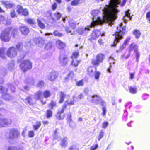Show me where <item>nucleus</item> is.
Returning a JSON list of instances; mask_svg holds the SVG:
<instances>
[{"instance_id": "c9c22d12", "label": "nucleus", "mask_w": 150, "mask_h": 150, "mask_svg": "<svg viewBox=\"0 0 150 150\" xmlns=\"http://www.w3.org/2000/svg\"><path fill=\"white\" fill-rule=\"evenodd\" d=\"M130 92L132 94H135L137 93V88L136 87H133L130 86L129 87Z\"/></svg>"}, {"instance_id": "6e6552de", "label": "nucleus", "mask_w": 150, "mask_h": 150, "mask_svg": "<svg viewBox=\"0 0 150 150\" xmlns=\"http://www.w3.org/2000/svg\"><path fill=\"white\" fill-rule=\"evenodd\" d=\"M88 99H91V101L96 104H99L101 103L102 105H103L104 103V102L102 101L101 98L97 95L90 96L88 97Z\"/></svg>"}, {"instance_id": "49530a36", "label": "nucleus", "mask_w": 150, "mask_h": 150, "mask_svg": "<svg viewBox=\"0 0 150 150\" xmlns=\"http://www.w3.org/2000/svg\"><path fill=\"white\" fill-rule=\"evenodd\" d=\"M104 136V132L102 130H101L99 133V135L98 137V141H100V139L103 137Z\"/></svg>"}, {"instance_id": "774afa93", "label": "nucleus", "mask_w": 150, "mask_h": 150, "mask_svg": "<svg viewBox=\"0 0 150 150\" xmlns=\"http://www.w3.org/2000/svg\"><path fill=\"white\" fill-rule=\"evenodd\" d=\"M146 18L149 21L150 23V12L149 11L146 14Z\"/></svg>"}, {"instance_id": "09e8293b", "label": "nucleus", "mask_w": 150, "mask_h": 150, "mask_svg": "<svg viewBox=\"0 0 150 150\" xmlns=\"http://www.w3.org/2000/svg\"><path fill=\"white\" fill-rule=\"evenodd\" d=\"M52 115V112L50 110H48L47 111V118L51 117Z\"/></svg>"}, {"instance_id": "4468645a", "label": "nucleus", "mask_w": 150, "mask_h": 150, "mask_svg": "<svg viewBox=\"0 0 150 150\" xmlns=\"http://www.w3.org/2000/svg\"><path fill=\"white\" fill-rule=\"evenodd\" d=\"M93 27L92 26L91 24L90 25L87 26L86 27L79 28L77 30V32L80 35H82L87 33L88 31L90 30V29Z\"/></svg>"}, {"instance_id": "58836bf2", "label": "nucleus", "mask_w": 150, "mask_h": 150, "mask_svg": "<svg viewBox=\"0 0 150 150\" xmlns=\"http://www.w3.org/2000/svg\"><path fill=\"white\" fill-rule=\"evenodd\" d=\"M133 33L135 35L136 38H138L140 37L141 33L139 30H134L133 31Z\"/></svg>"}, {"instance_id": "4d7b16f0", "label": "nucleus", "mask_w": 150, "mask_h": 150, "mask_svg": "<svg viewBox=\"0 0 150 150\" xmlns=\"http://www.w3.org/2000/svg\"><path fill=\"white\" fill-rule=\"evenodd\" d=\"M28 11L27 9H23L21 13L22 15H23L24 16L28 15Z\"/></svg>"}, {"instance_id": "8fccbe9b", "label": "nucleus", "mask_w": 150, "mask_h": 150, "mask_svg": "<svg viewBox=\"0 0 150 150\" xmlns=\"http://www.w3.org/2000/svg\"><path fill=\"white\" fill-rule=\"evenodd\" d=\"M69 25H70V26L72 28V29H74L76 27V23L74 21H73L71 22H69Z\"/></svg>"}, {"instance_id": "39448f33", "label": "nucleus", "mask_w": 150, "mask_h": 150, "mask_svg": "<svg viewBox=\"0 0 150 150\" xmlns=\"http://www.w3.org/2000/svg\"><path fill=\"white\" fill-rule=\"evenodd\" d=\"M20 67L22 70L24 72L32 68V64L28 60H25L21 64Z\"/></svg>"}, {"instance_id": "a211bd4d", "label": "nucleus", "mask_w": 150, "mask_h": 150, "mask_svg": "<svg viewBox=\"0 0 150 150\" xmlns=\"http://www.w3.org/2000/svg\"><path fill=\"white\" fill-rule=\"evenodd\" d=\"M101 35L102 36L105 35V33H103L101 34V32L98 30L94 31L91 35V38L93 39H97L98 37Z\"/></svg>"}, {"instance_id": "9d476101", "label": "nucleus", "mask_w": 150, "mask_h": 150, "mask_svg": "<svg viewBox=\"0 0 150 150\" xmlns=\"http://www.w3.org/2000/svg\"><path fill=\"white\" fill-rule=\"evenodd\" d=\"M69 59L67 55L64 54H60L59 57L60 64L62 66L66 65L68 63Z\"/></svg>"}, {"instance_id": "ea45409f", "label": "nucleus", "mask_w": 150, "mask_h": 150, "mask_svg": "<svg viewBox=\"0 0 150 150\" xmlns=\"http://www.w3.org/2000/svg\"><path fill=\"white\" fill-rule=\"evenodd\" d=\"M52 47V44L51 42H49L47 44L45 47V49L47 50H50Z\"/></svg>"}, {"instance_id": "5fc2aeb1", "label": "nucleus", "mask_w": 150, "mask_h": 150, "mask_svg": "<svg viewBox=\"0 0 150 150\" xmlns=\"http://www.w3.org/2000/svg\"><path fill=\"white\" fill-rule=\"evenodd\" d=\"M53 35L55 36H57L59 37H61L62 36V33H59L58 31H55L53 34Z\"/></svg>"}, {"instance_id": "f704fd0d", "label": "nucleus", "mask_w": 150, "mask_h": 150, "mask_svg": "<svg viewBox=\"0 0 150 150\" xmlns=\"http://www.w3.org/2000/svg\"><path fill=\"white\" fill-rule=\"evenodd\" d=\"M14 63L13 61L11 62L8 64V69L10 71H12L14 68Z\"/></svg>"}, {"instance_id": "864d4df0", "label": "nucleus", "mask_w": 150, "mask_h": 150, "mask_svg": "<svg viewBox=\"0 0 150 150\" xmlns=\"http://www.w3.org/2000/svg\"><path fill=\"white\" fill-rule=\"evenodd\" d=\"M44 85V82L42 81H39L37 84V86L38 87L42 88L43 87Z\"/></svg>"}, {"instance_id": "f3484780", "label": "nucleus", "mask_w": 150, "mask_h": 150, "mask_svg": "<svg viewBox=\"0 0 150 150\" xmlns=\"http://www.w3.org/2000/svg\"><path fill=\"white\" fill-rule=\"evenodd\" d=\"M7 73V70L4 67H0V84L4 83L3 79L2 78L4 77Z\"/></svg>"}, {"instance_id": "603ef678", "label": "nucleus", "mask_w": 150, "mask_h": 150, "mask_svg": "<svg viewBox=\"0 0 150 150\" xmlns=\"http://www.w3.org/2000/svg\"><path fill=\"white\" fill-rule=\"evenodd\" d=\"M10 15L11 17L13 18L16 17L17 16L16 14L15 9H13L11 11L10 13Z\"/></svg>"}, {"instance_id": "680f3d73", "label": "nucleus", "mask_w": 150, "mask_h": 150, "mask_svg": "<svg viewBox=\"0 0 150 150\" xmlns=\"http://www.w3.org/2000/svg\"><path fill=\"white\" fill-rule=\"evenodd\" d=\"M149 96V95L148 94H144L142 95V98L143 100H145L148 98Z\"/></svg>"}, {"instance_id": "b1692460", "label": "nucleus", "mask_w": 150, "mask_h": 150, "mask_svg": "<svg viewBox=\"0 0 150 150\" xmlns=\"http://www.w3.org/2000/svg\"><path fill=\"white\" fill-rule=\"evenodd\" d=\"M131 38L130 37H128L126 38L122 46H120V50H123L126 47L127 45L131 40Z\"/></svg>"}, {"instance_id": "72a5a7b5", "label": "nucleus", "mask_w": 150, "mask_h": 150, "mask_svg": "<svg viewBox=\"0 0 150 150\" xmlns=\"http://www.w3.org/2000/svg\"><path fill=\"white\" fill-rule=\"evenodd\" d=\"M41 123L40 121H37L35 124L33 125V127L35 130H37L40 126Z\"/></svg>"}, {"instance_id": "79ce46f5", "label": "nucleus", "mask_w": 150, "mask_h": 150, "mask_svg": "<svg viewBox=\"0 0 150 150\" xmlns=\"http://www.w3.org/2000/svg\"><path fill=\"white\" fill-rule=\"evenodd\" d=\"M79 64V61L76 59H73L71 64L74 67H77Z\"/></svg>"}, {"instance_id": "6ab92c4d", "label": "nucleus", "mask_w": 150, "mask_h": 150, "mask_svg": "<svg viewBox=\"0 0 150 150\" xmlns=\"http://www.w3.org/2000/svg\"><path fill=\"white\" fill-rule=\"evenodd\" d=\"M34 41L36 44H38L39 46H42L45 42V39L40 37L35 38Z\"/></svg>"}, {"instance_id": "f257e3e1", "label": "nucleus", "mask_w": 150, "mask_h": 150, "mask_svg": "<svg viewBox=\"0 0 150 150\" xmlns=\"http://www.w3.org/2000/svg\"><path fill=\"white\" fill-rule=\"evenodd\" d=\"M121 0H110L108 5H105L102 10V13L98 10H93L91 12L93 17L91 24L95 26L107 23L108 25L114 24L115 20L117 18V14L119 11L117 9Z\"/></svg>"}, {"instance_id": "dca6fc26", "label": "nucleus", "mask_w": 150, "mask_h": 150, "mask_svg": "<svg viewBox=\"0 0 150 150\" xmlns=\"http://www.w3.org/2000/svg\"><path fill=\"white\" fill-rule=\"evenodd\" d=\"M34 97L37 100H40L42 104H45L46 103L45 102H43L42 100V99L43 98L42 93L41 91H39L35 93Z\"/></svg>"}, {"instance_id": "2eb2a0df", "label": "nucleus", "mask_w": 150, "mask_h": 150, "mask_svg": "<svg viewBox=\"0 0 150 150\" xmlns=\"http://www.w3.org/2000/svg\"><path fill=\"white\" fill-rule=\"evenodd\" d=\"M58 75V72L55 71H52L47 75V79L50 81H54L57 77Z\"/></svg>"}, {"instance_id": "bf43d9fd", "label": "nucleus", "mask_w": 150, "mask_h": 150, "mask_svg": "<svg viewBox=\"0 0 150 150\" xmlns=\"http://www.w3.org/2000/svg\"><path fill=\"white\" fill-rule=\"evenodd\" d=\"M79 55V53L77 52H74L73 53L72 56V59H73L74 58L76 59V58Z\"/></svg>"}, {"instance_id": "f8f14e48", "label": "nucleus", "mask_w": 150, "mask_h": 150, "mask_svg": "<svg viewBox=\"0 0 150 150\" xmlns=\"http://www.w3.org/2000/svg\"><path fill=\"white\" fill-rule=\"evenodd\" d=\"M19 135L20 133L16 129H12L10 131L9 137L11 139L18 138Z\"/></svg>"}, {"instance_id": "2f4dec72", "label": "nucleus", "mask_w": 150, "mask_h": 150, "mask_svg": "<svg viewBox=\"0 0 150 150\" xmlns=\"http://www.w3.org/2000/svg\"><path fill=\"white\" fill-rule=\"evenodd\" d=\"M79 146L77 144H74L72 145L69 149V150H78Z\"/></svg>"}, {"instance_id": "ddd939ff", "label": "nucleus", "mask_w": 150, "mask_h": 150, "mask_svg": "<svg viewBox=\"0 0 150 150\" xmlns=\"http://www.w3.org/2000/svg\"><path fill=\"white\" fill-rule=\"evenodd\" d=\"M11 123V120L10 119L1 118H0V127H5Z\"/></svg>"}, {"instance_id": "0eeeda50", "label": "nucleus", "mask_w": 150, "mask_h": 150, "mask_svg": "<svg viewBox=\"0 0 150 150\" xmlns=\"http://www.w3.org/2000/svg\"><path fill=\"white\" fill-rule=\"evenodd\" d=\"M0 93H2L3 98L6 101H9L12 100L13 97L6 93L7 89L2 87H0Z\"/></svg>"}, {"instance_id": "473e14b6", "label": "nucleus", "mask_w": 150, "mask_h": 150, "mask_svg": "<svg viewBox=\"0 0 150 150\" xmlns=\"http://www.w3.org/2000/svg\"><path fill=\"white\" fill-rule=\"evenodd\" d=\"M26 100L27 101L28 103L30 105H33L35 102V101L31 97H28Z\"/></svg>"}, {"instance_id": "c85d7f7f", "label": "nucleus", "mask_w": 150, "mask_h": 150, "mask_svg": "<svg viewBox=\"0 0 150 150\" xmlns=\"http://www.w3.org/2000/svg\"><path fill=\"white\" fill-rule=\"evenodd\" d=\"M65 96L66 95L63 92L61 91L60 92L59 95L60 98L59 101V103H63Z\"/></svg>"}, {"instance_id": "412c9836", "label": "nucleus", "mask_w": 150, "mask_h": 150, "mask_svg": "<svg viewBox=\"0 0 150 150\" xmlns=\"http://www.w3.org/2000/svg\"><path fill=\"white\" fill-rule=\"evenodd\" d=\"M96 70V68L94 67H90L88 69V74L91 76H93L94 73Z\"/></svg>"}, {"instance_id": "4c0bfd02", "label": "nucleus", "mask_w": 150, "mask_h": 150, "mask_svg": "<svg viewBox=\"0 0 150 150\" xmlns=\"http://www.w3.org/2000/svg\"><path fill=\"white\" fill-rule=\"evenodd\" d=\"M54 18H52L54 20H59L61 17V14L59 12H56L54 13Z\"/></svg>"}, {"instance_id": "3c124183", "label": "nucleus", "mask_w": 150, "mask_h": 150, "mask_svg": "<svg viewBox=\"0 0 150 150\" xmlns=\"http://www.w3.org/2000/svg\"><path fill=\"white\" fill-rule=\"evenodd\" d=\"M56 102L54 101H52L48 105V107L49 108L51 109H52L53 107L56 106Z\"/></svg>"}, {"instance_id": "052dcab7", "label": "nucleus", "mask_w": 150, "mask_h": 150, "mask_svg": "<svg viewBox=\"0 0 150 150\" xmlns=\"http://www.w3.org/2000/svg\"><path fill=\"white\" fill-rule=\"evenodd\" d=\"M28 135L30 138L33 137L34 136V132L32 131H29L28 133Z\"/></svg>"}, {"instance_id": "c03bdc74", "label": "nucleus", "mask_w": 150, "mask_h": 150, "mask_svg": "<svg viewBox=\"0 0 150 150\" xmlns=\"http://www.w3.org/2000/svg\"><path fill=\"white\" fill-rule=\"evenodd\" d=\"M25 20L26 22H27L29 24H35L36 23V22L35 20L32 19H25Z\"/></svg>"}, {"instance_id": "37998d69", "label": "nucleus", "mask_w": 150, "mask_h": 150, "mask_svg": "<svg viewBox=\"0 0 150 150\" xmlns=\"http://www.w3.org/2000/svg\"><path fill=\"white\" fill-rule=\"evenodd\" d=\"M37 21L39 27H40L41 29H42L45 28V25L42 22V21L39 19H38Z\"/></svg>"}, {"instance_id": "338daca9", "label": "nucleus", "mask_w": 150, "mask_h": 150, "mask_svg": "<svg viewBox=\"0 0 150 150\" xmlns=\"http://www.w3.org/2000/svg\"><path fill=\"white\" fill-rule=\"evenodd\" d=\"M69 125L70 126L72 127H74L75 126V123L73 122L71 120H69Z\"/></svg>"}, {"instance_id": "69168bd1", "label": "nucleus", "mask_w": 150, "mask_h": 150, "mask_svg": "<svg viewBox=\"0 0 150 150\" xmlns=\"http://www.w3.org/2000/svg\"><path fill=\"white\" fill-rule=\"evenodd\" d=\"M8 87L12 92H14L15 91V88L11 84H10Z\"/></svg>"}, {"instance_id": "423d86ee", "label": "nucleus", "mask_w": 150, "mask_h": 150, "mask_svg": "<svg viewBox=\"0 0 150 150\" xmlns=\"http://www.w3.org/2000/svg\"><path fill=\"white\" fill-rule=\"evenodd\" d=\"M104 58V55L103 54H98L96 56L95 59H92L91 63L93 65L98 66L100 63L103 62Z\"/></svg>"}, {"instance_id": "4be33fe9", "label": "nucleus", "mask_w": 150, "mask_h": 150, "mask_svg": "<svg viewBox=\"0 0 150 150\" xmlns=\"http://www.w3.org/2000/svg\"><path fill=\"white\" fill-rule=\"evenodd\" d=\"M3 4L4 5L5 7L7 8H14L15 5L14 4L8 1H2Z\"/></svg>"}, {"instance_id": "1a4fd4ad", "label": "nucleus", "mask_w": 150, "mask_h": 150, "mask_svg": "<svg viewBox=\"0 0 150 150\" xmlns=\"http://www.w3.org/2000/svg\"><path fill=\"white\" fill-rule=\"evenodd\" d=\"M138 46L137 45L135 44L134 43H132L128 47V50L129 51V52L127 55L125 57V59H127L130 57L131 55V52L133 51L136 52V51L138 50Z\"/></svg>"}, {"instance_id": "393cba45", "label": "nucleus", "mask_w": 150, "mask_h": 150, "mask_svg": "<svg viewBox=\"0 0 150 150\" xmlns=\"http://www.w3.org/2000/svg\"><path fill=\"white\" fill-rule=\"evenodd\" d=\"M56 45L60 49L64 48L65 47V43L59 40H57L56 42Z\"/></svg>"}, {"instance_id": "6e6d98bb", "label": "nucleus", "mask_w": 150, "mask_h": 150, "mask_svg": "<svg viewBox=\"0 0 150 150\" xmlns=\"http://www.w3.org/2000/svg\"><path fill=\"white\" fill-rule=\"evenodd\" d=\"M76 85L78 86H83L84 84V82L83 80H81L77 81L76 83Z\"/></svg>"}, {"instance_id": "7ed1b4c3", "label": "nucleus", "mask_w": 150, "mask_h": 150, "mask_svg": "<svg viewBox=\"0 0 150 150\" xmlns=\"http://www.w3.org/2000/svg\"><path fill=\"white\" fill-rule=\"evenodd\" d=\"M123 23H120L119 27L117 28V31L115 33V39L112 45L113 46H115L117 43L119 42V40L123 38L122 35L125 31L126 27L125 26L122 27Z\"/></svg>"}, {"instance_id": "13d9d810", "label": "nucleus", "mask_w": 150, "mask_h": 150, "mask_svg": "<svg viewBox=\"0 0 150 150\" xmlns=\"http://www.w3.org/2000/svg\"><path fill=\"white\" fill-rule=\"evenodd\" d=\"M100 74V73L99 72L96 71L94 74L95 79H98Z\"/></svg>"}, {"instance_id": "aec40b11", "label": "nucleus", "mask_w": 150, "mask_h": 150, "mask_svg": "<svg viewBox=\"0 0 150 150\" xmlns=\"http://www.w3.org/2000/svg\"><path fill=\"white\" fill-rule=\"evenodd\" d=\"M108 61L109 63V66L107 69V71L109 73H111V72L110 70L112 67V64L114 65L115 63V60L113 57L110 56L109 58Z\"/></svg>"}, {"instance_id": "0e129e2a", "label": "nucleus", "mask_w": 150, "mask_h": 150, "mask_svg": "<svg viewBox=\"0 0 150 150\" xmlns=\"http://www.w3.org/2000/svg\"><path fill=\"white\" fill-rule=\"evenodd\" d=\"M18 30L16 29H14L12 32V35L13 37L16 36L17 34Z\"/></svg>"}, {"instance_id": "9b49d317", "label": "nucleus", "mask_w": 150, "mask_h": 150, "mask_svg": "<svg viewBox=\"0 0 150 150\" xmlns=\"http://www.w3.org/2000/svg\"><path fill=\"white\" fill-rule=\"evenodd\" d=\"M17 54L16 48L14 47H10L7 51V55L10 58H13L16 56Z\"/></svg>"}, {"instance_id": "bb28decb", "label": "nucleus", "mask_w": 150, "mask_h": 150, "mask_svg": "<svg viewBox=\"0 0 150 150\" xmlns=\"http://www.w3.org/2000/svg\"><path fill=\"white\" fill-rule=\"evenodd\" d=\"M67 138L64 137L62 140L60 145L62 147H65L67 146Z\"/></svg>"}, {"instance_id": "a19ab883", "label": "nucleus", "mask_w": 150, "mask_h": 150, "mask_svg": "<svg viewBox=\"0 0 150 150\" xmlns=\"http://www.w3.org/2000/svg\"><path fill=\"white\" fill-rule=\"evenodd\" d=\"M7 150H23L21 147H16L13 146H9Z\"/></svg>"}, {"instance_id": "cd10ccee", "label": "nucleus", "mask_w": 150, "mask_h": 150, "mask_svg": "<svg viewBox=\"0 0 150 150\" xmlns=\"http://www.w3.org/2000/svg\"><path fill=\"white\" fill-rule=\"evenodd\" d=\"M84 0H73L71 2V5L73 6L78 5L80 3H82Z\"/></svg>"}, {"instance_id": "c756f323", "label": "nucleus", "mask_w": 150, "mask_h": 150, "mask_svg": "<svg viewBox=\"0 0 150 150\" xmlns=\"http://www.w3.org/2000/svg\"><path fill=\"white\" fill-rule=\"evenodd\" d=\"M25 83L30 85H34L35 84L34 80L32 77L27 78L25 81Z\"/></svg>"}, {"instance_id": "7c9ffc66", "label": "nucleus", "mask_w": 150, "mask_h": 150, "mask_svg": "<svg viewBox=\"0 0 150 150\" xmlns=\"http://www.w3.org/2000/svg\"><path fill=\"white\" fill-rule=\"evenodd\" d=\"M130 10H128L125 11V16L123 17V19L124 21H125L126 20L125 19V17L126 16L129 18L130 20H132V17L130 16V13H129Z\"/></svg>"}, {"instance_id": "a18cd8bd", "label": "nucleus", "mask_w": 150, "mask_h": 150, "mask_svg": "<svg viewBox=\"0 0 150 150\" xmlns=\"http://www.w3.org/2000/svg\"><path fill=\"white\" fill-rule=\"evenodd\" d=\"M16 48L19 51H21L22 50L23 46V44L22 43H19L16 46Z\"/></svg>"}, {"instance_id": "de8ad7c7", "label": "nucleus", "mask_w": 150, "mask_h": 150, "mask_svg": "<svg viewBox=\"0 0 150 150\" xmlns=\"http://www.w3.org/2000/svg\"><path fill=\"white\" fill-rule=\"evenodd\" d=\"M23 9L21 6L18 5L17 7V11L18 14H20L21 13Z\"/></svg>"}, {"instance_id": "20e7f679", "label": "nucleus", "mask_w": 150, "mask_h": 150, "mask_svg": "<svg viewBox=\"0 0 150 150\" xmlns=\"http://www.w3.org/2000/svg\"><path fill=\"white\" fill-rule=\"evenodd\" d=\"M10 28H8L4 30L0 36V38L2 41L8 42L10 40L9 37Z\"/></svg>"}, {"instance_id": "e433bc0d", "label": "nucleus", "mask_w": 150, "mask_h": 150, "mask_svg": "<svg viewBox=\"0 0 150 150\" xmlns=\"http://www.w3.org/2000/svg\"><path fill=\"white\" fill-rule=\"evenodd\" d=\"M43 95L44 97L45 98H47L50 97L51 95V93L49 90L45 91L43 93Z\"/></svg>"}, {"instance_id": "e2e57ef3", "label": "nucleus", "mask_w": 150, "mask_h": 150, "mask_svg": "<svg viewBox=\"0 0 150 150\" xmlns=\"http://www.w3.org/2000/svg\"><path fill=\"white\" fill-rule=\"evenodd\" d=\"M98 145L97 144L93 145L90 148V150H95L98 147Z\"/></svg>"}, {"instance_id": "5701e85b", "label": "nucleus", "mask_w": 150, "mask_h": 150, "mask_svg": "<svg viewBox=\"0 0 150 150\" xmlns=\"http://www.w3.org/2000/svg\"><path fill=\"white\" fill-rule=\"evenodd\" d=\"M20 30L22 33L24 35H27L29 32V29L26 26H21Z\"/></svg>"}, {"instance_id": "f03ea898", "label": "nucleus", "mask_w": 150, "mask_h": 150, "mask_svg": "<svg viewBox=\"0 0 150 150\" xmlns=\"http://www.w3.org/2000/svg\"><path fill=\"white\" fill-rule=\"evenodd\" d=\"M75 96H73L72 100H68L67 101L65 102L64 104L62 106L61 108H59L58 110L57 114L55 116L56 118L59 120H62L64 117V112L65 110L66 109V106L68 105H73L74 104Z\"/></svg>"}, {"instance_id": "a878e982", "label": "nucleus", "mask_w": 150, "mask_h": 150, "mask_svg": "<svg viewBox=\"0 0 150 150\" xmlns=\"http://www.w3.org/2000/svg\"><path fill=\"white\" fill-rule=\"evenodd\" d=\"M6 51V48H2L0 49V57L3 59H4L6 58L5 53Z\"/></svg>"}]
</instances>
